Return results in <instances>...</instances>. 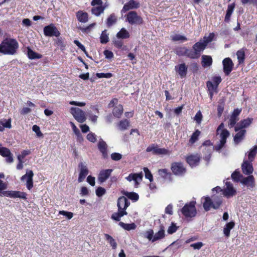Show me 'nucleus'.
Wrapping results in <instances>:
<instances>
[{
  "instance_id": "27",
  "label": "nucleus",
  "mask_w": 257,
  "mask_h": 257,
  "mask_svg": "<svg viewBox=\"0 0 257 257\" xmlns=\"http://www.w3.org/2000/svg\"><path fill=\"white\" fill-rule=\"evenodd\" d=\"M78 20L81 23H86L88 21V17L86 13L79 11L76 15Z\"/></svg>"
},
{
  "instance_id": "57",
  "label": "nucleus",
  "mask_w": 257,
  "mask_h": 257,
  "mask_svg": "<svg viewBox=\"0 0 257 257\" xmlns=\"http://www.w3.org/2000/svg\"><path fill=\"white\" fill-rule=\"evenodd\" d=\"M144 171L145 174V177L149 179L150 182L153 181V176L151 173L150 171L147 168H144Z\"/></svg>"
},
{
  "instance_id": "6",
  "label": "nucleus",
  "mask_w": 257,
  "mask_h": 257,
  "mask_svg": "<svg viewBox=\"0 0 257 257\" xmlns=\"http://www.w3.org/2000/svg\"><path fill=\"white\" fill-rule=\"evenodd\" d=\"M70 113L79 122H83L86 120L85 112L78 107H71Z\"/></svg>"
},
{
  "instance_id": "15",
  "label": "nucleus",
  "mask_w": 257,
  "mask_h": 257,
  "mask_svg": "<svg viewBox=\"0 0 257 257\" xmlns=\"http://www.w3.org/2000/svg\"><path fill=\"white\" fill-rule=\"evenodd\" d=\"M130 204L129 201L124 196H121L118 199L117 205L119 211H125V209L129 206Z\"/></svg>"
},
{
  "instance_id": "1",
  "label": "nucleus",
  "mask_w": 257,
  "mask_h": 257,
  "mask_svg": "<svg viewBox=\"0 0 257 257\" xmlns=\"http://www.w3.org/2000/svg\"><path fill=\"white\" fill-rule=\"evenodd\" d=\"M18 47V43L15 39H6L0 44V53L4 55H14Z\"/></svg>"
},
{
  "instance_id": "28",
  "label": "nucleus",
  "mask_w": 257,
  "mask_h": 257,
  "mask_svg": "<svg viewBox=\"0 0 257 257\" xmlns=\"http://www.w3.org/2000/svg\"><path fill=\"white\" fill-rule=\"evenodd\" d=\"M212 63V59L211 56L203 55L202 56V65L203 67H209Z\"/></svg>"
},
{
  "instance_id": "25",
  "label": "nucleus",
  "mask_w": 257,
  "mask_h": 257,
  "mask_svg": "<svg viewBox=\"0 0 257 257\" xmlns=\"http://www.w3.org/2000/svg\"><path fill=\"white\" fill-rule=\"evenodd\" d=\"M235 6V3H232L228 6L226 13L224 18V21L225 22H228L230 21V17L234 11Z\"/></svg>"
},
{
  "instance_id": "47",
  "label": "nucleus",
  "mask_w": 257,
  "mask_h": 257,
  "mask_svg": "<svg viewBox=\"0 0 257 257\" xmlns=\"http://www.w3.org/2000/svg\"><path fill=\"white\" fill-rule=\"evenodd\" d=\"M116 21V17L114 14H111L110 16L107 18L106 24L108 27L112 26L114 24Z\"/></svg>"
},
{
  "instance_id": "37",
  "label": "nucleus",
  "mask_w": 257,
  "mask_h": 257,
  "mask_svg": "<svg viewBox=\"0 0 257 257\" xmlns=\"http://www.w3.org/2000/svg\"><path fill=\"white\" fill-rule=\"evenodd\" d=\"M105 239L109 243L113 249H115L117 246V243L113 237L108 234H104Z\"/></svg>"
},
{
  "instance_id": "49",
  "label": "nucleus",
  "mask_w": 257,
  "mask_h": 257,
  "mask_svg": "<svg viewBox=\"0 0 257 257\" xmlns=\"http://www.w3.org/2000/svg\"><path fill=\"white\" fill-rule=\"evenodd\" d=\"M11 153L9 149L0 146V155L3 157L8 156V155H10Z\"/></svg>"
},
{
  "instance_id": "14",
  "label": "nucleus",
  "mask_w": 257,
  "mask_h": 257,
  "mask_svg": "<svg viewBox=\"0 0 257 257\" xmlns=\"http://www.w3.org/2000/svg\"><path fill=\"white\" fill-rule=\"evenodd\" d=\"M248 175L246 177H242L240 183L249 188H253L255 186L254 178L252 175Z\"/></svg>"
},
{
  "instance_id": "44",
  "label": "nucleus",
  "mask_w": 257,
  "mask_h": 257,
  "mask_svg": "<svg viewBox=\"0 0 257 257\" xmlns=\"http://www.w3.org/2000/svg\"><path fill=\"white\" fill-rule=\"evenodd\" d=\"M100 42L102 44H105L109 41L108 35L106 33V30L102 31L100 37Z\"/></svg>"
},
{
  "instance_id": "3",
  "label": "nucleus",
  "mask_w": 257,
  "mask_h": 257,
  "mask_svg": "<svg viewBox=\"0 0 257 257\" xmlns=\"http://www.w3.org/2000/svg\"><path fill=\"white\" fill-rule=\"evenodd\" d=\"M222 203L221 197L213 196L212 198L208 197L204 198L203 207L206 211L209 210L211 208L218 209Z\"/></svg>"
},
{
  "instance_id": "33",
  "label": "nucleus",
  "mask_w": 257,
  "mask_h": 257,
  "mask_svg": "<svg viewBox=\"0 0 257 257\" xmlns=\"http://www.w3.org/2000/svg\"><path fill=\"white\" fill-rule=\"evenodd\" d=\"M165 231L163 229H161L155 234L153 235V242L156 241L163 239L165 237Z\"/></svg>"
},
{
  "instance_id": "7",
  "label": "nucleus",
  "mask_w": 257,
  "mask_h": 257,
  "mask_svg": "<svg viewBox=\"0 0 257 257\" xmlns=\"http://www.w3.org/2000/svg\"><path fill=\"white\" fill-rule=\"evenodd\" d=\"M44 34L47 37H59L60 33L53 24L45 26L44 28Z\"/></svg>"
},
{
  "instance_id": "36",
  "label": "nucleus",
  "mask_w": 257,
  "mask_h": 257,
  "mask_svg": "<svg viewBox=\"0 0 257 257\" xmlns=\"http://www.w3.org/2000/svg\"><path fill=\"white\" fill-rule=\"evenodd\" d=\"M234 226L233 222H230L226 224L223 229V232L225 236L227 237L229 236L230 230L233 228Z\"/></svg>"
},
{
  "instance_id": "30",
  "label": "nucleus",
  "mask_w": 257,
  "mask_h": 257,
  "mask_svg": "<svg viewBox=\"0 0 257 257\" xmlns=\"http://www.w3.org/2000/svg\"><path fill=\"white\" fill-rule=\"evenodd\" d=\"M98 149L102 153L104 157H106L107 155L106 152L107 145L105 142L101 140L99 141L98 145Z\"/></svg>"
},
{
  "instance_id": "42",
  "label": "nucleus",
  "mask_w": 257,
  "mask_h": 257,
  "mask_svg": "<svg viewBox=\"0 0 257 257\" xmlns=\"http://www.w3.org/2000/svg\"><path fill=\"white\" fill-rule=\"evenodd\" d=\"M143 236L153 242L154 231L152 229H149L145 232L142 233Z\"/></svg>"
},
{
  "instance_id": "13",
  "label": "nucleus",
  "mask_w": 257,
  "mask_h": 257,
  "mask_svg": "<svg viewBox=\"0 0 257 257\" xmlns=\"http://www.w3.org/2000/svg\"><path fill=\"white\" fill-rule=\"evenodd\" d=\"M80 169L78 181L79 182H82L88 174V170L86 165L83 162H80L78 165Z\"/></svg>"
},
{
  "instance_id": "10",
  "label": "nucleus",
  "mask_w": 257,
  "mask_h": 257,
  "mask_svg": "<svg viewBox=\"0 0 257 257\" xmlns=\"http://www.w3.org/2000/svg\"><path fill=\"white\" fill-rule=\"evenodd\" d=\"M34 174L32 171H27L26 174L23 175L21 178V180L23 182H26V186L28 189L31 190L33 187V177Z\"/></svg>"
},
{
  "instance_id": "4",
  "label": "nucleus",
  "mask_w": 257,
  "mask_h": 257,
  "mask_svg": "<svg viewBox=\"0 0 257 257\" xmlns=\"http://www.w3.org/2000/svg\"><path fill=\"white\" fill-rule=\"evenodd\" d=\"M125 21L132 25H140L143 22L142 18L135 11H130L124 15Z\"/></svg>"
},
{
  "instance_id": "54",
  "label": "nucleus",
  "mask_w": 257,
  "mask_h": 257,
  "mask_svg": "<svg viewBox=\"0 0 257 257\" xmlns=\"http://www.w3.org/2000/svg\"><path fill=\"white\" fill-rule=\"evenodd\" d=\"M178 229V227L174 223H172L171 225L168 227L167 232L169 234H173Z\"/></svg>"
},
{
  "instance_id": "39",
  "label": "nucleus",
  "mask_w": 257,
  "mask_h": 257,
  "mask_svg": "<svg viewBox=\"0 0 257 257\" xmlns=\"http://www.w3.org/2000/svg\"><path fill=\"white\" fill-rule=\"evenodd\" d=\"M130 122L127 119H123L121 120L119 124V129L121 131H124L127 130L129 126Z\"/></svg>"
},
{
  "instance_id": "24",
  "label": "nucleus",
  "mask_w": 257,
  "mask_h": 257,
  "mask_svg": "<svg viewBox=\"0 0 257 257\" xmlns=\"http://www.w3.org/2000/svg\"><path fill=\"white\" fill-rule=\"evenodd\" d=\"M116 37L118 39H125L130 38V34L128 31L126 30V29L122 28L116 34Z\"/></svg>"
},
{
  "instance_id": "35",
  "label": "nucleus",
  "mask_w": 257,
  "mask_h": 257,
  "mask_svg": "<svg viewBox=\"0 0 257 257\" xmlns=\"http://www.w3.org/2000/svg\"><path fill=\"white\" fill-rule=\"evenodd\" d=\"M123 107L121 105H118L114 108L113 110V114L114 116L119 118L123 112Z\"/></svg>"
},
{
  "instance_id": "20",
  "label": "nucleus",
  "mask_w": 257,
  "mask_h": 257,
  "mask_svg": "<svg viewBox=\"0 0 257 257\" xmlns=\"http://www.w3.org/2000/svg\"><path fill=\"white\" fill-rule=\"evenodd\" d=\"M199 160L200 157L198 154L190 155L186 158L187 162L191 167L197 165Z\"/></svg>"
},
{
  "instance_id": "58",
  "label": "nucleus",
  "mask_w": 257,
  "mask_h": 257,
  "mask_svg": "<svg viewBox=\"0 0 257 257\" xmlns=\"http://www.w3.org/2000/svg\"><path fill=\"white\" fill-rule=\"evenodd\" d=\"M143 174L142 173L138 174H134V181L136 184H138L142 180Z\"/></svg>"
},
{
  "instance_id": "16",
  "label": "nucleus",
  "mask_w": 257,
  "mask_h": 257,
  "mask_svg": "<svg viewBox=\"0 0 257 257\" xmlns=\"http://www.w3.org/2000/svg\"><path fill=\"white\" fill-rule=\"evenodd\" d=\"M223 71L225 75H228L231 72L233 68V63L229 58H225L222 61Z\"/></svg>"
},
{
  "instance_id": "61",
  "label": "nucleus",
  "mask_w": 257,
  "mask_h": 257,
  "mask_svg": "<svg viewBox=\"0 0 257 257\" xmlns=\"http://www.w3.org/2000/svg\"><path fill=\"white\" fill-rule=\"evenodd\" d=\"M185 47H178L176 49L175 52L176 54L180 56H184V51Z\"/></svg>"
},
{
  "instance_id": "19",
  "label": "nucleus",
  "mask_w": 257,
  "mask_h": 257,
  "mask_svg": "<svg viewBox=\"0 0 257 257\" xmlns=\"http://www.w3.org/2000/svg\"><path fill=\"white\" fill-rule=\"evenodd\" d=\"M139 7V4L134 0H130L127 3L125 4L121 11V14L125 13L126 11Z\"/></svg>"
},
{
  "instance_id": "55",
  "label": "nucleus",
  "mask_w": 257,
  "mask_h": 257,
  "mask_svg": "<svg viewBox=\"0 0 257 257\" xmlns=\"http://www.w3.org/2000/svg\"><path fill=\"white\" fill-rule=\"evenodd\" d=\"M202 113L199 110L196 113L194 119L198 124H200L202 120Z\"/></svg>"
},
{
  "instance_id": "56",
  "label": "nucleus",
  "mask_w": 257,
  "mask_h": 257,
  "mask_svg": "<svg viewBox=\"0 0 257 257\" xmlns=\"http://www.w3.org/2000/svg\"><path fill=\"white\" fill-rule=\"evenodd\" d=\"M59 214L65 216L68 219H71L73 216V213L64 210L60 211Z\"/></svg>"
},
{
  "instance_id": "59",
  "label": "nucleus",
  "mask_w": 257,
  "mask_h": 257,
  "mask_svg": "<svg viewBox=\"0 0 257 257\" xmlns=\"http://www.w3.org/2000/svg\"><path fill=\"white\" fill-rule=\"evenodd\" d=\"M96 76L99 78H109L112 77V75L110 73H96Z\"/></svg>"
},
{
  "instance_id": "41",
  "label": "nucleus",
  "mask_w": 257,
  "mask_h": 257,
  "mask_svg": "<svg viewBox=\"0 0 257 257\" xmlns=\"http://www.w3.org/2000/svg\"><path fill=\"white\" fill-rule=\"evenodd\" d=\"M236 56L238 63L241 64L243 63L245 57V53L243 50L240 49L238 50L236 53Z\"/></svg>"
},
{
  "instance_id": "40",
  "label": "nucleus",
  "mask_w": 257,
  "mask_h": 257,
  "mask_svg": "<svg viewBox=\"0 0 257 257\" xmlns=\"http://www.w3.org/2000/svg\"><path fill=\"white\" fill-rule=\"evenodd\" d=\"M257 153V146H254L248 153V158L250 162H252Z\"/></svg>"
},
{
  "instance_id": "23",
  "label": "nucleus",
  "mask_w": 257,
  "mask_h": 257,
  "mask_svg": "<svg viewBox=\"0 0 257 257\" xmlns=\"http://www.w3.org/2000/svg\"><path fill=\"white\" fill-rule=\"evenodd\" d=\"M206 85L208 88L210 97L211 99L212 98L213 93L214 92H217V88L218 86L213 83V82L211 81H207Z\"/></svg>"
},
{
  "instance_id": "46",
  "label": "nucleus",
  "mask_w": 257,
  "mask_h": 257,
  "mask_svg": "<svg viewBox=\"0 0 257 257\" xmlns=\"http://www.w3.org/2000/svg\"><path fill=\"white\" fill-rule=\"evenodd\" d=\"M200 134V132L198 130H196L191 136L189 140V143L192 144L197 141Z\"/></svg>"
},
{
  "instance_id": "29",
  "label": "nucleus",
  "mask_w": 257,
  "mask_h": 257,
  "mask_svg": "<svg viewBox=\"0 0 257 257\" xmlns=\"http://www.w3.org/2000/svg\"><path fill=\"white\" fill-rule=\"evenodd\" d=\"M245 132V130H241L235 135L234 137V141L235 144H238L243 140Z\"/></svg>"
},
{
  "instance_id": "48",
  "label": "nucleus",
  "mask_w": 257,
  "mask_h": 257,
  "mask_svg": "<svg viewBox=\"0 0 257 257\" xmlns=\"http://www.w3.org/2000/svg\"><path fill=\"white\" fill-rule=\"evenodd\" d=\"M242 175L240 174L239 172L235 171L231 175L232 179L235 182H239L241 178H242Z\"/></svg>"
},
{
  "instance_id": "21",
  "label": "nucleus",
  "mask_w": 257,
  "mask_h": 257,
  "mask_svg": "<svg viewBox=\"0 0 257 257\" xmlns=\"http://www.w3.org/2000/svg\"><path fill=\"white\" fill-rule=\"evenodd\" d=\"M206 47V44L200 40L199 42L196 43L193 45V49L195 50V52L199 57L200 53L205 49Z\"/></svg>"
},
{
  "instance_id": "60",
  "label": "nucleus",
  "mask_w": 257,
  "mask_h": 257,
  "mask_svg": "<svg viewBox=\"0 0 257 257\" xmlns=\"http://www.w3.org/2000/svg\"><path fill=\"white\" fill-rule=\"evenodd\" d=\"M33 131L36 133L37 136L39 137L43 136L42 133L40 131L39 126L37 125H34L32 127Z\"/></svg>"
},
{
  "instance_id": "38",
  "label": "nucleus",
  "mask_w": 257,
  "mask_h": 257,
  "mask_svg": "<svg viewBox=\"0 0 257 257\" xmlns=\"http://www.w3.org/2000/svg\"><path fill=\"white\" fill-rule=\"evenodd\" d=\"M119 225L122 227L123 229L126 230H131L135 229L136 227V225L135 223L127 224L124 223L122 222H120Z\"/></svg>"
},
{
  "instance_id": "63",
  "label": "nucleus",
  "mask_w": 257,
  "mask_h": 257,
  "mask_svg": "<svg viewBox=\"0 0 257 257\" xmlns=\"http://www.w3.org/2000/svg\"><path fill=\"white\" fill-rule=\"evenodd\" d=\"M243 5H252L257 6V0H241Z\"/></svg>"
},
{
  "instance_id": "34",
  "label": "nucleus",
  "mask_w": 257,
  "mask_h": 257,
  "mask_svg": "<svg viewBox=\"0 0 257 257\" xmlns=\"http://www.w3.org/2000/svg\"><path fill=\"white\" fill-rule=\"evenodd\" d=\"M172 40L173 41H180L184 42L187 41V38L184 36L181 35L179 34H175L171 36Z\"/></svg>"
},
{
  "instance_id": "62",
  "label": "nucleus",
  "mask_w": 257,
  "mask_h": 257,
  "mask_svg": "<svg viewBox=\"0 0 257 257\" xmlns=\"http://www.w3.org/2000/svg\"><path fill=\"white\" fill-rule=\"evenodd\" d=\"M238 120V118L237 117H235L234 116H231L230 117V118L229 119V126L230 127H232L234 126L237 121Z\"/></svg>"
},
{
  "instance_id": "9",
  "label": "nucleus",
  "mask_w": 257,
  "mask_h": 257,
  "mask_svg": "<svg viewBox=\"0 0 257 257\" xmlns=\"http://www.w3.org/2000/svg\"><path fill=\"white\" fill-rule=\"evenodd\" d=\"M147 152H152L154 155H168L169 151L164 149L159 148L155 144L150 145L146 149Z\"/></svg>"
},
{
  "instance_id": "43",
  "label": "nucleus",
  "mask_w": 257,
  "mask_h": 257,
  "mask_svg": "<svg viewBox=\"0 0 257 257\" xmlns=\"http://www.w3.org/2000/svg\"><path fill=\"white\" fill-rule=\"evenodd\" d=\"M103 11L104 8H103L101 6L94 7L91 10L92 13L96 16H99L101 13L103 12Z\"/></svg>"
},
{
  "instance_id": "22",
  "label": "nucleus",
  "mask_w": 257,
  "mask_h": 257,
  "mask_svg": "<svg viewBox=\"0 0 257 257\" xmlns=\"http://www.w3.org/2000/svg\"><path fill=\"white\" fill-rule=\"evenodd\" d=\"M252 119L248 118L241 121L239 124H237L235 127V131L237 132L240 128L246 127L249 126L252 122Z\"/></svg>"
},
{
  "instance_id": "31",
  "label": "nucleus",
  "mask_w": 257,
  "mask_h": 257,
  "mask_svg": "<svg viewBox=\"0 0 257 257\" xmlns=\"http://www.w3.org/2000/svg\"><path fill=\"white\" fill-rule=\"evenodd\" d=\"M127 214V212L125 210L119 211L116 213H114L111 215V218L115 221H119L121 217Z\"/></svg>"
},
{
  "instance_id": "12",
  "label": "nucleus",
  "mask_w": 257,
  "mask_h": 257,
  "mask_svg": "<svg viewBox=\"0 0 257 257\" xmlns=\"http://www.w3.org/2000/svg\"><path fill=\"white\" fill-rule=\"evenodd\" d=\"M226 188H224L223 194L227 198H229L235 195L236 190L233 187L232 184L230 182L226 181L225 182Z\"/></svg>"
},
{
  "instance_id": "8",
  "label": "nucleus",
  "mask_w": 257,
  "mask_h": 257,
  "mask_svg": "<svg viewBox=\"0 0 257 257\" xmlns=\"http://www.w3.org/2000/svg\"><path fill=\"white\" fill-rule=\"evenodd\" d=\"M27 194L23 192L16 191H4L2 192V196L9 197L10 198L26 199Z\"/></svg>"
},
{
  "instance_id": "51",
  "label": "nucleus",
  "mask_w": 257,
  "mask_h": 257,
  "mask_svg": "<svg viewBox=\"0 0 257 257\" xmlns=\"http://www.w3.org/2000/svg\"><path fill=\"white\" fill-rule=\"evenodd\" d=\"M213 149V147L212 145L209 146L207 148H206L205 151L206 152V155L204 157V159L206 161H208L210 158V155L212 152V150Z\"/></svg>"
},
{
  "instance_id": "11",
  "label": "nucleus",
  "mask_w": 257,
  "mask_h": 257,
  "mask_svg": "<svg viewBox=\"0 0 257 257\" xmlns=\"http://www.w3.org/2000/svg\"><path fill=\"white\" fill-rule=\"evenodd\" d=\"M171 170L172 172L176 175H182L185 172V169L183 165L180 162L172 163Z\"/></svg>"
},
{
  "instance_id": "45",
  "label": "nucleus",
  "mask_w": 257,
  "mask_h": 257,
  "mask_svg": "<svg viewBox=\"0 0 257 257\" xmlns=\"http://www.w3.org/2000/svg\"><path fill=\"white\" fill-rule=\"evenodd\" d=\"M214 36H215L214 34L213 33H210L208 36H204L203 40H201L207 46L208 43H210L211 42H212L213 41Z\"/></svg>"
},
{
  "instance_id": "26",
  "label": "nucleus",
  "mask_w": 257,
  "mask_h": 257,
  "mask_svg": "<svg viewBox=\"0 0 257 257\" xmlns=\"http://www.w3.org/2000/svg\"><path fill=\"white\" fill-rule=\"evenodd\" d=\"M175 68L181 77H184L186 76L187 68L184 63L181 64L176 66Z\"/></svg>"
},
{
  "instance_id": "50",
  "label": "nucleus",
  "mask_w": 257,
  "mask_h": 257,
  "mask_svg": "<svg viewBox=\"0 0 257 257\" xmlns=\"http://www.w3.org/2000/svg\"><path fill=\"white\" fill-rule=\"evenodd\" d=\"M125 195L128 198L137 201L139 199V195L138 194L134 192H126L125 194Z\"/></svg>"
},
{
  "instance_id": "32",
  "label": "nucleus",
  "mask_w": 257,
  "mask_h": 257,
  "mask_svg": "<svg viewBox=\"0 0 257 257\" xmlns=\"http://www.w3.org/2000/svg\"><path fill=\"white\" fill-rule=\"evenodd\" d=\"M27 54L29 58L30 59H40L42 57V56L41 54H39L34 52L30 48H28Z\"/></svg>"
},
{
  "instance_id": "17",
  "label": "nucleus",
  "mask_w": 257,
  "mask_h": 257,
  "mask_svg": "<svg viewBox=\"0 0 257 257\" xmlns=\"http://www.w3.org/2000/svg\"><path fill=\"white\" fill-rule=\"evenodd\" d=\"M251 162L249 160H244L242 164V171L245 175H250L253 172V168Z\"/></svg>"
},
{
  "instance_id": "18",
  "label": "nucleus",
  "mask_w": 257,
  "mask_h": 257,
  "mask_svg": "<svg viewBox=\"0 0 257 257\" xmlns=\"http://www.w3.org/2000/svg\"><path fill=\"white\" fill-rule=\"evenodd\" d=\"M112 172V169H106L101 171L98 177V181L100 183L104 182L109 178Z\"/></svg>"
},
{
  "instance_id": "2",
  "label": "nucleus",
  "mask_w": 257,
  "mask_h": 257,
  "mask_svg": "<svg viewBox=\"0 0 257 257\" xmlns=\"http://www.w3.org/2000/svg\"><path fill=\"white\" fill-rule=\"evenodd\" d=\"M224 127V123H221L216 130L217 135L220 138L219 142L214 147L215 150L217 151L220 150L224 147L226 142V139L230 135L229 132Z\"/></svg>"
},
{
  "instance_id": "64",
  "label": "nucleus",
  "mask_w": 257,
  "mask_h": 257,
  "mask_svg": "<svg viewBox=\"0 0 257 257\" xmlns=\"http://www.w3.org/2000/svg\"><path fill=\"white\" fill-rule=\"evenodd\" d=\"M105 193V190L102 187H99L96 190V194L97 196L100 197Z\"/></svg>"
},
{
  "instance_id": "52",
  "label": "nucleus",
  "mask_w": 257,
  "mask_h": 257,
  "mask_svg": "<svg viewBox=\"0 0 257 257\" xmlns=\"http://www.w3.org/2000/svg\"><path fill=\"white\" fill-rule=\"evenodd\" d=\"M188 57L191 59H197L199 57V56L196 53L194 49H189Z\"/></svg>"
},
{
  "instance_id": "53",
  "label": "nucleus",
  "mask_w": 257,
  "mask_h": 257,
  "mask_svg": "<svg viewBox=\"0 0 257 257\" xmlns=\"http://www.w3.org/2000/svg\"><path fill=\"white\" fill-rule=\"evenodd\" d=\"M1 124L3 125V127H7V128H11V120L10 119H9L8 120L4 119L3 120H1L0 121Z\"/></svg>"
},
{
  "instance_id": "5",
  "label": "nucleus",
  "mask_w": 257,
  "mask_h": 257,
  "mask_svg": "<svg viewBox=\"0 0 257 257\" xmlns=\"http://www.w3.org/2000/svg\"><path fill=\"white\" fill-rule=\"evenodd\" d=\"M195 204V202L192 201L186 204L182 208L181 212L185 217L191 218L196 215L197 212Z\"/></svg>"
}]
</instances>
